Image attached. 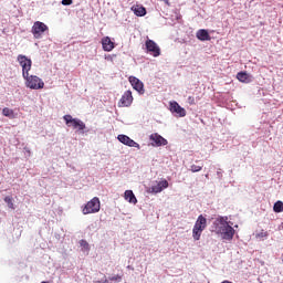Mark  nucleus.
I'll use <instances>...</instances> for the list:
<instances>
[{
	"label": "nucleus",
	"mask_w": 283,
	"mask_h": 283,
	"mask_svg": "<svg viewBox=\"0 0 283 283\" xmlns=\"http://www.w3.org/2000/svg\"><path fill=\"white\" fill-rule=\"evenodd\" d=\"M205 229H207V218H205V216L200 214L197 218L195 226L192 228L193 240H196V241L200 240V238L202 235V231H205Z\"/></svg>",
	"instance_id": "obj_1"
},
{
	"label": "nucleus",
	"mask_w": 283,
	"mask_h": 283,
	"mask_svg": "<svg viewBox=\"0 0 283 283\" xmlns=\"http://www.w3.org/2000/svg\"><path fill=\"white\" fill-rule=\"evenodd\" d=\"M23 78L25 81V86L29 87V90H43L45 87V82L36 75L28 74Z\"/></svg>",
	"instance_id": "obj_2"
},
{
	"label": "nucleus",
	"mask_w": 283,
	"mask_h": 283,
	"mask_svg": "<svg viewBox=\"0 0 283 283\" xmlns=\"http://www.w3.org/2000/svg\"><path fill=\"white\" fill-rule=\"evenodd\" d=\"M98 211H101V199H98V197L91 199L82 209V213L84 216H88L90 213H98Z\"/></svg>",
	"instance_id": "obj_3"
},
{
	"label": "nucleus",
	"mask_w": 283,
	"mask_h": 283,
	"mask_svg": "<svg viewBox=\"0 0 283 283\" xmlns=\"http://www.w3.org/2000/svg\"><path fill=\"white\" fill-rule=\"evenodd\" d=\"M17 61L22 67V77L28 76V74H30V70H32V60L23 54H19L17 56Z\"/></svg>",
	"instance_id": "obj_4"
},
{
	"label": "nucleus",
	"mask_w": 283,
	"mask_h": 283,
	"mask_svg": "<svg viewBox=\"0 0 283 283\" xmlns=\"http://www.w3.org/2000/svg\"><path fill=\"white\" fill-rule=\"evenodd\" d=\"M63 118L67 127H73V129H77V132H83L86 128L85 123H83V120L78 118H73L72 115H64Z\"/></svg>",
	"instance_id": "obj_5"
},
{
	"label": "nucleus",
	"mask_w": 283,
	"mask_h": 283,
	"mask_svg": "<svg viewBox=\"0 0 283 283\" xmlns=\"http://www.w3.org/2000/svg\"><path fill=\"white\" fill-rule=\"evenodd\" d=\"M50 28L46 27L45 23L41 21H35L31 28V33L33 34L34 39H41L44 32H48Z\"/></svg>",
	"instance_id": "obj_6"
},
{
	"label": "nucleus",
	"mask_w": 283,
	"mask_h": 283,
	"mask_svg": "<svg viewBox=\"0 0 283 283\" xmlns=\"http://www.w3.org/2000/svg\"><path fill=\"white\" fill-rule=\"evenodd\" d=\"M229 218L219 217L212 223V229L217 235L222 232V230L229 224Z\"/></svg>",
	"instance_id": "obj_7"
},
{
	"label": "nucleus",
	"mask_w": 283,
	"mask_h": 283,
	"mask_svg": "<svg viewBox=\"0 0 283 283\" xmlns=\"http://www.w3.org/2000/svg\"><path fill=\"white\" fill-rule=\"evenodd\" d=\"M145 45L148 54L155 57L160 56V46L154 40H146Z\"/></svg>",
	"instance_id": "obj_8"
},
{
	"label": "nucleus",
	"mask_w": 283,
	"mask_h": 283,
	"mask_svg": "<svg viewBox=\"0 0 283 283\" xmlns=\"http://www.w3.org/2000/svg\"><path fill=\"white\" fill-rule=\"evenodd\" d=\"M169 111L171 114H177L179 118H185V116H187V111L176 101L169 103Z\"/></svg>",
	"instance_id": "obj_9"
},
{
	"label": "nucleus",
	"mask_w": 283,
	"mask_h": 283,
	"mask_svg": "<svg viewBox=\"0 0 283 283\" xmlns=\"http://www.w3.org/2000/svg\"><path fill=\"white\" fill-rule=\"evenodd\" d=\"M167 188H169V181H167V179H163L161 181H158L156 185L151 186L148 189V193H161V191H165Z\"/></svg>",
	"instance_id": "obj_10"
},
{
	"label": "nucleus",
	"mask_w": 283,
	"mask_h": 283,
	"mask_svg": "<svg viewBox=\"0 0 283 283\" xmlns=\"http://www.w3.org/2000/svg\"><path fill=\"white\" fill-rule=\"evenodd\" d=\"M221 235L222 240L231 241L233 240V235H235V229L231 227L229 223L218 233Z\"/></svg>",
	"instance_id": "obj_11"
},
{
	"label": "nucleus",
	"mask_w": 283,
	"mask_h": 283,
	"mask_svg": "<svg viewBox=\"0 0 283 283\" xmlns=\"http://www.w3.org/2000/svg\"><path fill=\"white\" fill-rule=\"evenodd\" d=\"M132 103H134V96L132 95V91H126L118 102V107H129Z\"/></svg>",
	"instance_id": "obj_12"
},
{
	"label": "nucleus",
	"mask_w": 283,
	"mask_h": 283,
	"mask_svg": "<svg viewBox=\"0 0 283 283\" xmlns=\"http://www.w3.org/2000/svg\"><path fill=\"white\" fill-rule=\"evenodd\" d=\"M117 140L127 147H135L136 149H140V144L136 143L134 139H130L127 135H118Z\"/></svg>",
	"instance_id": "obj_13"
},
{
	"label": "nucleus",
	"mask_w": 283,
	"mask_h": 283,
	"mask_svg": "<svg viewBox=\"0 0 283 283\" xmlns=\"http://www.w3.org/2000/svg\"><path fill=\"white\" fill-rule=\"evenodd\" d=\"M128 81L132 87L136 90V92H138L139 94H145V85L143 84V82H140V80H138L136 76H129Z\"/></svg>",
	"instance_id": "obj_14"
},
{
	"label": "nucleus",
	"mask_w": 283,
	"mask_h": 283,
	"mask_svg": "<svg viewBox=\"0 0 283 283\" xmlns=\"http://www.w3.org/2000/svg\"><path fill=\"white\" fill-rule=\"evenodd\" d=\"M149 139L155 143L153 144L155 147H165L167 145V139L159 135L158 133H154L149 136Z\"/></svg>",
	"instance_id": "obj_15"
},
{
	"label": "nucleus",
	"mask_w": 283,
	"mask_h": 283,
	"mask_svg": "<svg viewBox=\"0 0 283 283\" xmlns=\"http://www.w3.org/2000/svg\"><path fill=\"white\" fill-rule=\"evenodd\" d=\"M102 48L104 52H112V50H114L115 45H114V42H112V39L109 36H104L102 39Z\"/></svg>",
	"instance_id": "obj_16"
},
{
	"label": "nucleus",
	"mask_w": 283,
	"mask_h": 283,
	"mask_svg": "<svg viewBox=\"0 0 283 283\" xmlns=\"http://www.w3.org/2000/svg\"><path fill=\"white\" fill-rule=\"evenodd\" d=\"M132 12H134V14L136 17H145V14H147V9H145V7L140 6V4H134L130 8Z\"/></svg>",
	"instance_id": "obj_17"
},
{
	"label": "nucleus",
	"mask_w": 283,
	"mask_h": 283,
	"mask_svg": "<svg viewBox=\"0 0 283 283\" xmlns=\"http://www.w3.org/2000/svg\"><path fill=\"white\" fill-rule=\"evenodd\" d=\"M196 36L199 41H211V35L207 29H200L197 31Z\"/></svg>",
	"instance_id": "obj_18"
},
{
	"label": "nucleus",
	"mask_w": 283,
	"mask_h": 283,
	"mask_svg": "<svg viewBox=\"0 0 283 283\" xmlns=\"http://www.w3.org/2000/svg\"><path fill=\"white\" fill-rule=\"evenodd\" d=\"M124 198H125V200L130 202V205H136V202H138V199H136V196L134 195V191H132V190H126L124 192Z\"/></svg>",
	"instance_id": "obj_19"
},
{
	"label": "nucleus",
	"mask_w": 283,
	"mask_h": 283,
	"mask_svg": "<svg viewBox=\"0 0 283 283\" xmlns=\"http://www.w3.org/2000/svg\"><path fill=\"white\" fill-rule=\"evenodd\" d=\"M237 78L238 81H240V83H251V78L249 77L247 72H239L237 74Z\"/></svg>",
	"instance_id": "obj_20"
},
{
	"label": "nucleus",
	"mask_w": 283,
	"mask_h": 283,
	"mask_svg": "<svg viewBox=\"0 0 283 283\" xmlns=\"http://www.w3.org/2000/svg\"><path fill=\"white\" fill-rule=\"evenodd\" d=\"M2 116H6L7 118H17V114H14V109L4 107L2 109Z\"/></svg>",
	"instance_id": "obj_21"
},
{
	"label": "nucleus",
	"mask_w": 283,
	"mask_h": 283,
	"mask_svg": "<svg viewBox=\"0 0 283 283\" xmlns=\"http://www.w3.org/2000/svg\"><path fill=\"white\" fill-rule=\"evenodd\" d=\"M273 211L275 213H282L283 211V202L282 201H276L273 206Z\"/></svg>",
	"instance_id": "obj_22"
},
{
	"label": "nucleus",
	"mask_w": 283,
	"mask_h": 283,
	"mask_svg": "<svg viewBox=\"0 0 283 283\" xmlns=\"http://www.w3.org/2000/svg\"><path fill=\"white\" fill-rule=\"evenodd\" d=\"M4 202L7 203L9 209H14V198L7 196L4 197Z\"/></svg>",
	"instance_id": "obj_23"
},
{
	"label": "nucleus",
	"mask_w": 283,
	"mask_h": 283,
	"mask_svg": "<svg viewBox=\"0 0 283 283\" xmlns=\"http://www.w3.org/2000/svg\"><path fill=\"white\" fill-rule=\"evenodd\" d=\"M80 245L82 247V251H90V243H87L85 240H81Z\"/></svg>",
	"instance_id": "obj_24"
},
{
	"label": "nucleus",
	"mask_w": 283,
	"mask_h": 283,
	"mask_svg": "<svg viewBox=\"0 0 283 283\" xmlns=\"http://www.w3.org/2000/svg\"><path fill=\"white\" fill-rule=\"evenodd\" d=\"M190 171H192V174H196L198 171H202V166L191 165L190 166Z\"/></svg>",
	"instance_id": "obj_25"
},
{
	"label": "nucleus",
	"mask_w": 283,
	"mask_h": 283,
	"mask_svg": "<svg viewBox=\"0 0 283 283\" xmlns=\"http://www.w3.org/2000/svg\"><path fill=\"white\" fill-rule=\"evenodd\" d=\"M120 280H123V276H120V275H115V276H111L109 277V281L111 282H120Z\"/></svg>",
	"instance_id": "obj_26"
},
{
	"label": "nucleus",
	"mask_w": 283,
	"mask_h": 283,
	"mask_svg": "<svg viewBox=\"0 0 283 283\" xmlns=\"http://www.w3.org/2000/svg\"><path fill=\"white\" fill-rule=\"evenodd\" d=\"M269 237V232H264V230H262L260 233L256 234V238H268Z\"/></svg>",
	"instance_id": "obj_27"
},
{
	"label": "nucleus",
	"mask_w": 283,
	"mask_h": 283,
	"mask_svg": "<svg viewBox=\"0 0 283 283\" xmlns=\"http://www.w3.org/2000/svg\"><path fill=\"white\" fill-rule=\"evenodd\" d=\"M74 3L73 0H62V6H72Z\"/></svg>",
	"instance_id": "obj_28"
},
{
	"label": "nucleus",
	"mask_w": 283,
	"mask_h": 283,
	"mask_svg": "<svg viewBox=\"0 0 283 283\" xmlns=\"http://www.w3.org/2000/svg\"><path fill=\"white\" fill-rule=\"evenodd\" d=\"M188 103H189L190 105H195V104H196V97L189 96V97H188Z\"/></svg>",
	"instance_id": "obj_29"
},
{
	"label": "nucleus",
	"mask_w": 283,
	"mask_h": 283,
	"mask_svg": "<svg viewBox=\"0 0 283 283\" xmlns=\"http://www.w3.org/2000/svg\"><path fill=\"white\" fill-rule=\"evenodd\" d=\"M165 1V3H169V0H164Z\"/></svg>",
	"instance_id": "obj_30"
}]
</instances>
